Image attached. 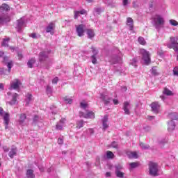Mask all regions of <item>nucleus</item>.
Instances as JSON below:
<instances>
[{
	"mask_svg": "<svg viewBox=\"0 0 178 178\" xmlns=\"http://www.w3.org/2000/svg\"><path fill=\"white\" fill-rule=\"evenodd\" d=\"M39 62L40 65H48L49 61V56L47 51H42L39 54Z\"/></svg>",
	"mask_w": 178,
	"mask_h": 178,
	"instance_id": "3",
	"label": "nucleus"
},
{
	"mask_svg": "<svg viewBox=\"0 0 178 178\" xmlns=\"http://www.w3.org/2000/svg\"><path fill=\"white\" fill-rule=\"evenodd\" d=\"M120 169H122V166L121 165H116L115 166V170H120Z\"/></svg>",
	"mask_w": 178,
	"mask_h": 178,
	"instance_id": "62",
	"label": "nucleus"
},
{
	"mask_svg": "<svg viewBox=\"0 0 178 178\" xmlns=\"http://www.w3.org/2000/svg\"><path fill=\"white\" fill-rule=\"evenodd\" d=\"M138 42L141 45H145V44H147V42H145V40H144V38H143V37H139L138 39Z\"/></svg>",
	"mask_w": 178,
	"mask_h": 178,
	"instance_id": "30",
	"label": "nucleus"
},
{
	"mask_svg": "<svg viewBox=\"0 0 178 178\" xmlns=\"http://www.w3.org/2000/svg\"><path fill=\"white\" fill-rule=\"evenodd\" d=\"M17 152V147H12L10 151L8 153V156L10 158L13 159L15 156H16V154Z\"/></svg>",
	"mask_w": 178,
	"mask_h": 178,
	"instance_id": "14",
	"label": "nucleus"
},
{
	"mask_svg": "<svg viewBox=\"0 0 178 178\" xmlns=\"http://www.w3.org/2000/svg\"><path fill=\"white\" fill-rule=\"evenodd\" d=\"M169 23L171 26H174L175 27L178 26V22L175 19H170Z\"/></svg>",
	"mask_w": 178,
	"mask_h": 178,
	"instance_id": "33",
	"label": "nucleus"
},
{
	"mask_svg": "<svg viewBox=\"0 0 178 178\" xmlns=\"http://www.w3.org/2000/svg\"><path fill=\"white\" fill-rule=\"evenodd\" d=\"M140 54H142V59L144 60L145 65H149L151 63V58L149 57V52L144 49L140 50Z\"/></svg>",
	"mask_w": 178,
	"mask_h": 178,
	"instance_id": "4",
	"label": "nucleus"
},
{
	"mask_svg": "<svg viewBox=\"0 0 178 178\" xmlns=\"http://www.w3.org/2000/svg\"><path fill=\"white\" fill-rule=\"evenodd\" d=\"M10 115H9V113H5L3 115V119L4 120L3 123L5 125V129H8L9 128V122H10Z\"/></svg>",
	"mask_w": 178,
	"mask_h": 178,
	"instance_id": "8",
	"label": "nucleus"
},
{
	"mask_svg": "<svg viewBox=\"0 0 178 178\" xmlns=\"http://www.w3.org/2000/svg\"><path fill=\"white\" fill-rule=\"evenodd\" d=\"M168 131H173L175 129V127H176V124H175V122L173 120H171L168 122Z\"/></svg>",
	"mask_w": 178,
	"mask_h": 178,
	"instance_id": "18",
	"label": "nucleus"
},
{
	"mask_svg": "<svg viewBox=\"0 0 178 178\" xmlns=\"http://www.w3.org/2000/svg\"><path fill=\"white\" fill-rule=\"evenodd\" d=\"M54 29H55V24L51 22L50 24H49V25L46 28V31L47 33H51V31H52V30H54Z\"/></svg>",
	"mask_w": 178,
	"mask_h": 178,
	"instance_id": "20",
	"label": "nucleus"
},
{
	"mask_svg": "<svg viewBox=\"0 0 178 178\" xmlns=\"http://www.w3.org/2000/svg\"><path fill=\"white\" fill-rule=\"evenodd\" d=\"M27 119V115L26 113H21L19 114V119L18 120V123L20 126H23L26 122Z\"/></svg>",
	"mask_w": 178,
	"mask_h": 178,
	"instance_id": "11",
	"label": "nucleus"
},
{
	"mask_svg": "<svg viewBox=\"0 0 178 178\" xmlns=\"http://www.w3.org/2000/svg\"><path fill=\"white\" fill-rule=\"evenodd\" d=\"M74 19H79V16H80L79 11H74Z\"/></svg>",
	"mask_w": 178,
	"mask_h": 178,
	"instance_id": "44",
	"label": "nucleus"
},
{
	"mask_svg": "<svg viewBox=\"0 0 178 178\" xmlns=\"http://www.w3.org/2000/svg\"><path fill=\"white\" fill-rule=\"evenodd\" d=\"M140 146L141 147L142 149H148V148H149V145H146L144 143H140Z\"/></svg>",
	"mask_w": 178,
	"mask_h": 178,
	"instance_id": "34",
	"label": "nucleus"
},
{
	"mask_svg": "<svg viewBox=\"0 0 178 178\" xmlns=\"http://www.w3.org/2000/svg\"><path fill=\"white\" fill-rule=\"evenodd\" d=\"M80 106H81V108H83V109H86V108H87V106H88V104L87 103L81 102L80 103Z\"/></svg>",
	"mask_w": 178,
	"mask_h": 178,
	"instance_id": "43",
	"label": "nucleus"
},
{
	"mask_svg": "<svg viewBox=\"0 0 178 178\" xmlns=\"http://www.w3.org/2000/svg\"><path fill=\"white\" fill-rule=\"evenodd\" d=\"M76 129H81V127L84 126V121H83L82 120H80L76 122Z\"/></svg>",
	"mask_w": 178,
	"mask_h": 178,
	"instance_id": "24",
	"label": "nucleus"
},
{
	"mask_svg": "<svg viewBox=\"0 0 178 178\" xmlns=\"http://www.w3.org/2000/svg\"><path fill=\"white\" fill-rule=\"evenodd\" d=\"M10 8V7H9V5H8L6 3H3L0 6L1 10H9Z\"/></svg>",
	"mask_w": 178,
	"mask_h": 178,
	"instance_id": "27",
	"label": "nucleus"
},
{
	"mask_svg": "<svg viewBox=\"0 0 178 178\" xmlns=\"http://www.w3.org/2000/svg\"><path fill=\"white\" fill-rule=\"evenodd\" d=\"M102 123H108V115H106L102 119Z\"/></svg>",
	"mask_w": 178,
	"mask_h": 178,
	"instance_id": "45",
	"label": "nucleus"
},
{
	"mask_svg": "<svg viewBox=\"0 0 178 178\" xmlns=\"http://www.w3.org/2000/svg\"><path fill=\"white\" fill-rule=\"evenodd\" d=\"M155 26H163L165 24V19L159 15H156L153 18Z\"/></svg>",
	"mask_w": 178,
	"mask_h": 178,
	"instance_id": "5",
	"label": "nucleus"
},
{
	"mask_svg": "<svg viewBox=\"0 0 178 178\" xmlns=\"http://www.w3.org/2000/svg\"><path fill=\"white\" fill-rule=\"evenodd\" d=\"M20 86H22V82L20 80L16 79L12 81L10 83L9 90H17Z\"/></svg>",
	"mask_w": 178,
	"mask_h": 178,
	"instance_id": "6",
	"label": "nucleus"
},
{
	"mask_svg": "<svg viewBox=\"0 0 178 178\" xmlns=\"http://www.w3.org/2000/svg\"><path fill=\"white\" fill-rule=\"evenodd\" d=\"M129 108H130V103H129L128 102H124L123 111L125 115H130V110L129 109Z\"/></svg>",
	"mask_w": 178,
	"mask_h": 178,
	"instance_id": "12",
	"label": "nucleus"
},
{
	"mask_svg": "<svg viewBox=\"0 0 178 178\" xmlns=\"http://www.w3.org/2000/svg\"><path fill=\"white\" fill-rule=\"evenodd\" d=\"M170 116L172 120H177L178 119V115H177L176 113L170 114Z\"/></svg>",
	"mask_w": 178,
	"mask_h": 178,
	"instance_id": "36",
	"label": "nucleus"
},
{
	"mask_svg": "<svg viewBox=\"0 0 178 178\" xmlns=\"http://www.w3.org/2000/svg\"><path fill=\"white\" fill-rule=\"evenodd\" d=\"M168 48L173 49L175 52L178 53V38L177 37H170V42L167 44Z\"/></svg>",
	"mask_w": 178,
	"mask_h": 178,
	"instance_id": "1",
	"label": "nucleus"
},
{
	"mask_svg": "<svg viewBox=\"0 0 178 178\" xmlns=\"http://www.w3.org/2000/svg\"><path fill=\"white\" fill-rule=\"evenodd\" d=\"M150 108L152 109V112H154V113H159V111H161V104L158 102H154L150 104Z\"/></svg>",
	"mask_w": 178,
	"mask_h": 178,
	"instance_id": "7",
	"label": "nucleus"
},
{
	"mask_svg": "<svg viewBox=\"0 0 178 178\" xmlns=\"http://www.w3.org/2000/svg\"><path fill=\"white\" fill-rule=\"evenodd\" d=\"M172 72L174 76H176L177 77H178V67H174Z\"/></svg>",
	"mask_w": 178,
	"mask_h": 178,
	"instance_id": "38",
	"label": "nucleus"
},
{
	"mask_svg": "<svg viewBox=\"0 0 178 178\" xmlns=\"http://www.w3.org/2000/svg\"><path fill=\"white\" fill-rule=\"evenodd\" d=\"M18 59H23V54L22 53H18Z\"/></svg>",
	"mask_w": 178,
	"mask_h": 178,
	"instance_id": "57",
	"label": "nucleus"
},
{
	"mask_svg": "<svg viewBox=\"0 0 178 178\" xmlns=\"http://www.w3.org/2000/svg\"><path fill=\"white\" fill-rule=\"evenodd\" d=\"M129 65H131V66H134V67H137V60H136V58H133L129 63Z\"/></svg>",
	"mask_w": 178,
	"mask_h": 178,
	"instance_id": "35",
	"label": "nucleus"
},
{
	"mask_svg": "<svg viewBox=\"0 0 178 178\" xmlns=\"http://www.w3.org/2000/svg\"><path fill=\"white\" fill-rule=\"evenodd\" d=\"M106 156H107L108 159H113V158L115 157V154H113V152H112L111 151H107Z\"/></svg>",
	"mask_w": 178,
	"mask_h": 178,
	"instance_id": "29",
	"label": "nucleus"
},
{
	"mask_svg": "<svg viewBox=\"0 0 178 178\" xmlns=\"http://www.w3.org/2000/svg\"><path fill=\"white\" fill-rule=\"evenodd\" d=\"M158 172V163L150 161L149 163V174L150 176H159Z\"/></svg>",
	"mask_w": 178,
	"mask_h": 178,
	"instance_id": "2",
	"label": "nucleus"
},
{
	"mask_svg": "<svg viewBox=\"0 0 178 178\" xmlns=\"http://www.w3.org/2000/svg\"><path fill=\"white\" fill-rule=\"evenodd\" d=\"M113 148H118V143L116 142H113L111 144Z\"/></svg>",
	"mask_w": 178,
	"mask_h": 178,
	"instance_id": "48",
	"label": "nucleus"
},
{
	"mask_svg": "<svg viewBox=\"0 0 178 178\" xmlns=\"http://www.w3.org/2000/svg\"><path fill=\"white\" fill-rule=\"evenodd\" d=\"M152 74H154V76H158V71L155 70V68H152Z\"/></svg>",
	"mask_w": 178,
	"mask_h": 178,
	"instance_id": "46",
	"label": "nucleus"
},
{
	"mask_svg": "<svg viewBox=\"0 0 178 178\" xmlns=\"http://www.w3.org/2000/svg\"><path fill=\"white\" fill-rule=\"evenodd\" d=\"M128 155H129V158H131V159L134 158L135 159H137V158H138V155L136 152H131Z\"/></svg>",
	"mask_w": 178,
	"mask_h": 178,
	"instance_id": "25",
	"label": "nucleus"
},
{
	"mask_svg": "<svg viewBox=\"0 0 178 178\" xmlns=\"http://www.w3.org/2000/svg\"><path fill=\"white\" fill-rule=\"evenodd\" d=\"M84 116H86V113H84V112H83V111H80L79 112V118H84Z\"/></svg>",
	"mask_w": 178,
	"mask_h": 178,
	"instance_id": "52",
	"label": "nucleus"
},
{
	"mask_svg": "<svg viewBox=\"0 0 178 178\" xmlns=\"http://www.w3.org/2000/svg\"><path fill=\"white\" fill-rule=\"evenodd\" d=\"M63 99H64L65 104H73V100L70 98H68L67 97H65L63 98Z\"/></svg>",
	"mask_w": 178,
	"mask_h": 178,
	"instance_id": "32",
	"label": "nucleus"
},
{
	"mask_svg": "<svg viewBox=\"0 0 178 178\" xmlns=\"http://www.w3.org/2000/svg\"><path fill=\"white\" fill-rule=\"evenodd\" d=\"M38 115H34L33 122H38Z\"/></svg>",
	"mask_w": 178,
	"mask_h": 178,
	"instance_id": "59",
	"label": "nucleus"
},
{
	"mask_svg": "<svg viewBox=\"0 0 178 178\" xmlns=\"http://www.w3.org/2000/svg\"><path fill=\"white\" fill-rule=\"evenodd\" d=\"M26 177H28V178H35V175H34V171L33 170H28L26 171Z\"/></svg>",
	"mask_w": 178,
	"mask_h": 178,
	"instance_id": "21",
	"label": "nucleus"
},
{
	"mask_svg": "<svg viewBox=\"0 0 178 178\" xmlns=\"http://www.w3.org/2000/svg\"><path fill=\"white\" fill-rule=\"evenodd\" d=\"M78 12H79V15H86V13H87V11L86 10H81Z\"/></svg>",
	"mask_w": 178,
	"mask_h": 178,
	"instance_id": "50",
	"label": "nucleus"
},
{
	"mask_svg": "<svg viewBox=\"0 0 178 178\" xmlns=\"http://www.w3.org/2000/svg\"><path fill=\"white\" fill-rule=\"evenodd\" d=\"M111 174L109 172H106V177H111Z\"/></svg>",
	"mask_w": 178,
	"mask_h": 178,
	"instance_id": "63",
	"label": "nucleus"
},
{
	"mask_svg": "<svg viewBox=\"0 0 178 178\" xmlns=\"http://www.w3.org/2000/svg\"><path fill=\"white\" fill-rule=\"evenodd\" d=\"M86 33L88 34V38H94L95 37V33L92 29H86Z\"/></svg>",
	"mask_w": 178,
	"mask_h": 178,
	"instance_id": "17",
	"label": "nucleus"
},
{
	"mask_svg": "<svg viewBox=\"0 0 178 178\" xmlns=\"http://www.w3.org/2000/svg\"><path fill=\"white\" fill-rule=\"evenodd\" d=\"M58 144H60V145L63 144V139H62V138H58Z\"/></svg>",
	"mask_w": 178,
	"mask_h": 178,
	"instance_id": "51",
	"label": "nucleus"
},
{
	"mask_svg": "<svg viewBox=\"0 0 178 178\" xmlns=\"http://www.w3.org/2000/svg\"><path fill=\"white\" fill-rule=\"evenodd\" d=\"M23 24H24V22L22 19H19L17 21V30L18 31H20L22 27H23Z\"/></svg>",
	"mask_w": 178,
	"mask_h": 178,
	"instance_id": "26",
	"label": "nucleus"
},
{
	"mask_svg": "<svg viewBox=\"0 0 178 178\" xmlns=\"http://www.w3.org/2000/svg\"><path fill=\"white\" fill-rule=\"evenodd\" d=\"M12 66H13V63L10 61L8 63L7 67H8V73H10V70H12Z\"/></svg>",
	"mask_w": 178,
	"mask_h": 178,
	"instance_id": "37",
	"label": "nucleus"
},
{
	"mask_svg": "<svg viewBox=\"0 0 178 178\" xmlns=\"http://www.w3.org/2000/svg\"><path fill=\"white\" fill-rule=\"evenodd\" d=\"M35 63V58H31L27 63L28 67L33 68V65Z\"/></svg>",
	"mask_w": 178,
	"mask_h": 178,
	"instance_id": "22",
	"label": "nucleus"
},
{
	"mask_svg": "<svg viewBox=\"0 0 178 178\" xmlns=\"http://www.w3.org/2000/svg\"><path fill=\"white\" fill-rule=\"evenodd\" d=\"M102 99L106 105H109V104H111V97H108L104 95H102Z\"/></svg>",
	"mask_w": 178,
	"mask_h": 178,
	"instance_id": "16",
	"label": "nucleus"
},
{
	"mask_svg": "<svg viewBox=\"0 0 178 178\" xmlns=\"http://www.w3.org/2000/svg\"><path fill=\"white\" fill-rule=\"evenodd\" d=\"M3 149H4V152H9V148L8 147H3Z\"/></svg>",
	"mask_w": 178,
	"mask_h": 178,
	"instance_id": "64",
	"label": "nucleus"
},
{
	"mask_svg": "<svg viewBox=\"0 0 178 178\" xmlns=\"http://www.w3.org/2000/svg\"><path fill=\"white\" fill-rule=\"evenodd\" d=\"M76 29L78 37H83L84 35V24H79Z\"/></svg>",
	"mask_w": 178,
	"mask_h": 178,
	"instance_id": "10",
	"label": "nucleus"
},
{
	"mask_svg": "<svg viewBox=\"0 0 178 178\" xmlns=\"http://www.w3.org/2000/svg\"><path fill=\"white\" fill-rule=\"evenodd\" d=\"M115 175L119 178L124 177V172H123L120 170H115Z\"/></svg>",
	"mask_w": 178,
	"mask_h": 178,
	"instance_id": "28",
	"label": "nucleus"
},
{
	"mask_svg": "<svg viewBox=\"0 0 178 178\" xmlns=\"http://www.w3.org/2000/svg\"><path fill=\"white\" fill-rule=\"evenodd\" d=\"M92 49V52L93 54V55H95V56H96V55H98V50H97V49H95V47H91Z\"/></svg>",
	"mask_w": 178,
	"mask_h": 178,
	"instance_id": "42",
	"label": "nucleus"
},
{
	"mask_svg": "<svg viewBox=\"0 0 178 178\" xmlns=\"http://www.w3.org/2000/svg\"><path fill=\"white\" fill-rule=\"evenodd\" d=\"M103 123V129L104 130H106V129H108V123L106 122H102Z\"/></svg>",
	"mask_w": 178,
	"mask_h": 178,
	"instance_id": "47",
	"label": "nucleus"
},
{
	"mask_svg": "<svg viewBox=\"0 0 178 178\" xmlns=\"http://www.w3.org/2000/svg\"><path fill=\"white\" fill-rule=\"evenodd\" d=\"M91 59H92V63H93V65H97V57L95 56V55H92L91 56Z\"/></svg>",
	"mask_w": 178,
	"mask_h": 178,
	"instance_id": "40",
	"label": "nucleus"
},
{
	"mask_svg": "<svg viewBox=\"0 0 178 178\" xmlns=\"http://www.w3.org/2000/svg\"><path fill=\"white\" fill-rule=\"evenodd\" d=\"M95 113L92 111H88L86 115H84V119H95Z\"/></svg>",
	"mask_w": 178,
	"mask_h": 178,
	"instance_id": "15",
	"label": "nucleus"
},
{
	"mask_svg": "<svg viewBox=\"0 0 178 178\" xmlns=\"http://www.w3.org/2000/svg\"><path fill=\"white\" fill-rule=\"evenodd\" d=\"M95 10L97 13H101V12H104V10H102L99 8H96Z\"/></svg>",
	"mask_w": 178,
	"mask_h": 178,
	"instance_id": "54",
	"label": "nucleus"
},
{
	"mask_svg": "<svg viewBox=\"0 0 178 178\" xmlns=\"http://www.w3.org/2000/svg\"><path fill=\"white\" fill-rule=\"evenodd\" d=\"M129 165L132 169H134V168H137V166H138V163L134 162V163H131Z\"/></svg>",
	"mask_w": 178,
	"mask_h": 178,
	"instance_id": "41",
	"label": "nucleus"
},
{
	"mask_svg": "<svg viewBox=\"0 0 178 178\" xmlns=\"http://www.w3.org/2000/svg\"><path fill=\"white\" fill-rule=\"evenodd\" d=\"M3 108L0 107V116H3Z\"/></svg>",
	"mask_w": 178,
	"mask_h": 178,
	"instance_id": "55",
	"label": "nucleus"
},
{
	"mask_svg": "<svg viewBox=\"0 0 178 178\" xmlns=\"http://www.w3.org/2000/svg\"><path fill=\"white\" fill-rule=\"evenodd\" d=\"M127 26L129 27V30L132 31V33H136L134 31V21L131 17L127 18Z\"/></svg>",
	"mask_w": 178,
	"mask_h": 178,
	"instance_id": "9",
	"label": "nucleus"
},
{
	"mask_svg": "<svg viewBox=\"0 0 178 178\" xmlns=\"http://www.w3.org/2000/svg\"><path fill=\"white\" fill-rule=\"evenodd\" d=\"M113 102L114 105H118V104H119V101H118L116 99H113Z\"/></svg>",
	"mask_w": 178,
	"mask_h": 178,
	"instance_id": "58",
	"label": "nucleus"
},
{
	"mask_svg": "<svg viewBox=\"0 0 178 178\" xmlns=\"http://www.w3.org/2000/svg\"><path fill=\"white\" fill-rule=\"evenodd\" d=\"M28 100L31 101V98H33V95L31 94H29L27 96Z\"/></svg>",
	"mask_w": 178,
	"mask_h": 178,
	"instance_id": "60",
	"label": "nucleus"
},
{
	"mask_svg": "<svg viewBox=\"0 0 178 178\" xmlns=\"http://www.w3.org/2000/svg\"><path fill=\"white\" fill-rule=\"evenodd\" d=\"M29 37H31V38H37V34L36 33H31Z\"/></svg>",
	"mask_w": 178,
	"mask_h": 178,
	"instance_id": "53",
	"label": "nucleus"
},
{
	"mask_svg": "<svg viewBox=\"0 0 178 178\" xmlns=\"http://www.w3.org/2000/svg\"><path fill=\"white\" fill-rule=\"evenodd\" d=\"M158 55H159V56H162V55H163V51L162 50H160L157 52Z\"/></svg>",
	"mask_w": 178,
	"mask_h": 178,
	"instance_id": "61",
	"label": "nucleus"
},
{
	"mask_svg": "<svg viewBox=\"0 0 178 178\" xmlns=\"http://www.w3.org/2000/svg\"><path fill=\"white\" fill-rule=\"evenodd\" d=\"M17 97H19V95L17 93H15L13 95L12 101L9 102L10 105H15L16 102H17Z\"/></svg>",
	"mask_w": 178,
	"mask_h": 178,
	"instance_id": "19",
	"label": "nucleus"
},
{
	"mask_svg": "<svg viewBox=\"0 0 178 178\" xmlns=\"http://www.w3.org/2000/svg\"><path fill=\"white\" fill-rule=\"evenodd\" d=\"M122 3H123L124 6H126V5H127V3H129V0H123Z\"/></svg>",
	"mask_w": 178,
	"mask_h": 178,
	"instance_id": "56",
	"label": "nucleus"
},
{
	"mask_svg": "<svg viewBox=\"0 0 178 178\" xmlns=\"http://www.w3.org/2000/svg\"><path fill=\"white\" fill-rule=\"evenodd\" d=\"M58 81V77H55L53 80H52V83L53 84H57Z\"/></svg>",
	"mask_w": 178,
	"mask_h": 178,
	"instance_id": "49",
	"label": "nucleus"
},
{
	"mask_svg": "<svg viewBox=\"0 0 178 178\" xmlns=\"http://www.w3.org/2000/svg\"><path fill=\"white\" fill-rule=\"evenodd\" d=\"M10 41V38H7L3 40V42L1 44L2 47H9V42Z\"/></svg>",
	"mask_w": 178,
	"mask_h": 178,
	"instance_id": "23",
	"label": "nucleus"
},
{
	"mask_svg": "<svg viewBox=\"0 0 178 178\" xmlns=\"http://www.w3.org/2000/svg\"><path fill=\"white\" fill-rule=\"evenodd\" d=\"M56 129L57 130H63V125H62L60 123H57L56 125Z\"/></svg>",
	"mask_w": 178,
	"mask_h": 178,
	"instance_id": "39",
	"label": "nucleus"
},
{
	"mask_svg": "<svg viewBox=\"0 0 178 178\" xmlns=\"http://www.w3.org/2000/svg\"><path fill=\"white\" fill-rule=\"evenodd\" d=\"M163 93L165 94V95H173L172 91L169 90V89H168L167 88H164Z\"/></svg>",
	"mask_w": 178,
	"mask_h": 178,
	"instance_id": "31",
	"label": "nucleus"
},
{
	"mask_svg": "<svg viewBox=\"0 0 178 178\" xmlns=\"http://www.w3.org/2000/svg\"><path fill=\"white\" fill-rule=\"evenodd\" d=\"M10 22V17L8 15L0 16V24H3V23H8Z\"/></svg>",
	"mask_w": 178,
	"mask_h": 178,
	"instance_id": "13",
	"label": "nucleus"
}]
</instances>
